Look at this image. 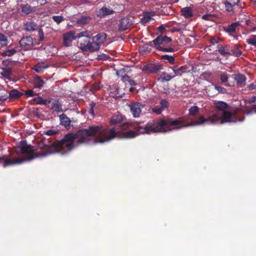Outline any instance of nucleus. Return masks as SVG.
<instances>
[{"label":"nucleus","mask_w":256,"mask_h":256,"mask_svg":"<svg viewBox=\"0 0 256 256\" xmlns=\"http://www.w3.org/2000/svg\"><path fill=\"white\" fill-rule=\"evenodd\" d=\"M134 88H130V92H133V91H134Z\"/></svg>","instance_id":"58"},{"label":"nucleus","mask_w":256,"mask_h":256,"mask_svg":"<svg viewBox=\"0 0 256 256\" xmlns=\"http://www.w3.org/2000/svg\"><path fill=\"white\" fill-rule=\"evenodd\" d=\"M20 6L22 10V12L25 14H30L32 12L34 8L28 4H22Z\"/></svg>","instance_id":"24"},{"label":"nucleus","mask_w":256,"mask_h":256,"mask_svg":"<svg viewBox=\"0 0 256 256\" xmlns=\"http://www.w3.org/2000/svg\"><path fill=\"white\" fill-rule=\"evenodd\" d=\"M210 43L212 44H218V40H216V38H212L210 40Z\"/></svg>","instance_id":"56"},{"label":"nucleus","mask_w":256,"mask_h":256,"mask_svg":"<svg viewBox=\"0 0 256 256\" xmlns=\"http://www.w3.org/2000/svg\"><path fill=\"white\" fill-rule=\"evenodd\" d=\"M106 38V34L103 32L98 34L92 38L93 46H94V44L96 45V46H94V52H96L100 50V46L104 42Z\"/></svg>","instance_id":"7"},{"label":"nucleus","mask_w":256,"mask_h":256,"mask_svg":"<svg viewBox=\"0 0 256 256\" xmlns=\"http://www.w3.org/2000/svg\"><path fill=\"white\" fill-rule=\"evenodd\" d=\"M172 40V38L166 36H159L156 38L152 42H150L148 44H144L140 47V50L146 52H149L150 50V46H152V43L154 44L156 49L158 50L164 52H174V50L171 47L166 48L162 45L168 44Z\"/></svg>","instance_id":"4"},{"label":"nucleus","mask_w":256,"mask_h":256,"mask_svg":"<svg viewBox=\"0 0 256 256\" xmlns=\"http://www.w3.org/2000/svg\"><path fill=\"white\" fill-rule=\"evenodd\" d=\"M162 108H160V106H154L152 109V112L156 114H160L162 112Z\"/></svg>","instance_id":"41"},{"label":"nucleus","mask_w":256,"mask_h":256,"mask_svg":"<svg viewBox=\"0 0 256 256\" xmlns=\"http://www.w3.org/2000/svg\"><path fill=\"white\" fill-rule=\"evenodd\" d=\"M90 32L86 34V36H84L82 38H80V40H78V44H79L80 48L83 52H94V46H96V44L93 46L92 42H91L90 40Z\"/></svg>","instance_id":"5"},{"label":"nucleus","mask_w":256,"mask_h":256,"mask_svg":"<svg viewBox=\"0 0 256 256\" xmlns=\"http://www.w3.org/2000/svg\"><path fill=\"white\" fill-rule=\"evenodd\" d=\"M198 112V108L196 106H192L189 109V114L190 116H194L197 114Z\"/></svg>","instance_id":"39"},{"label":"nucleus","mask_w":256,"mask_h":256,"mask_svg":"<svg viewBox=\"0 0 256 256\" xmlns=\"http://www.w3.org/2000/svg\"><path fill=\"white\" fill-rule=\"evenodd\" d=\"M23 93L19 92L16 89H12L9 92L7 100L8 98L11 100H16L20 98L22 95Z\"/></svg>","instance_id":"15"},{"label":"nucleus","mask_w":256,"mask_h":256,"mask_svg":"<svg viewBox=\"0 0 256 256\" xmlns=\"http://www.w3.org/2000/svg\"><path fill=\"white\" fill-rule=\"evenodd\" d=\"M144 106L140 102H137L132 103L130 105V108L133 116L134 118L139 117L142 112V110Z\"/></svg>","instance_id":"9"},{"label":"nucleus","mask_w":256,"mask_h":256,"mask_svg":"<svg viewBox=\"0 0 256 256\" xmlns=\"http://www.w3.org/2000/svg\"><path fill=\"white\" fill-rule=\"evenodd\" d=\"M17 52V50H16L14 48L11 49V50H4L2 52V56H13L14 54H15Z\"/></svg>","instance_id":"34"},{"label":"nucleus","mask_w":256,"mask_h":256,"mask_svg":"<svg viewBox=\"0 0 256 256\" xmlns=\"http://www.w3.org/2000/svg\"><path fill=\"white\" fill-rule=\"evenodd\" d=\"M165 30V27L163 24H161L159 27L158 28V30L159 32L162 34Z\"/></svg>","instance_id":"53"},{"label":"nucleus","mask_w":256,"mask_h":256,"mask_svg":"<svg viewBox=\"0 0 256 256\" xmlns=\"http://www.w3.org/2000/svg\"><path fill=\"white\" fill-rule=\"evenodd\" d=\"M135 132L133 130H128L126 132V137L128 138H132L135 136Z\"/></svg>","instance_id":"48"},{"label":"nucleus","mask_w":256,"mask_h":256,"mask_svg":"<svg viewBox=\"0 0 256 256\" xmlns=\"http://www.w3.org/2000/svg\"><path fill=\"white\" fill-rule=\"evenodd\" d=\"M234 79L238 85L243 87L246 84V76L242 74H236L234 76Z\"/></svg>","instance_id":"14"},{"label":"nucleus","mask_w":256,"mask_h":256,"mask_svg":"<svg viewBox=\"0 0 256 256\" xmlns=\"http://www.w3.org/2000/svg\"><path fill=\"white\" fill-rule=\"evenodd\" d=\"M218 51L220 54L222 56H231V52L230 50L228 49L227 46H222L218 44Z\"/></svg>","instance_id":"21"},{"label":"nucleus","mask_w":256,"mask_h":256,"mask_svg":"<svg viewBox=\"0 0 256 256\" xmlns=\"http://www.w3.org/2000/svg\"><path fill=\"white\" fill-rule=\"evenodd\" d=\"M151 20V18L150 16L144 15V17L141 18V22L143 24H146L148 22Z\"/></svg>","instance_id":"43"},{"label":"nucleus","mask_w":256,"mask_h":256,"mask_svg":"<svg viewBox=\"0 0 256 256\" xmlns=\"http://www.w3.org/2000/svg\"><path fill=\"white\" fill-rule=\"evenodd\" d=\"M24 30L26 32H32L36 30L38 24L34 22H27L24 24Z\"/></svg>","instance_id":"17"},{"label":"nucleus","mask_w":256,"mask_h":256,"mask_svg":"<svg viewBox=\"0 0 256 256\" xmlns=\"http://www.w3.org/2000/svg\"><path fill=\"white\" fill-rule=\"evenodd\" d=\"M100 88L99 87V86L98 84H94L92 86L91 88H90V90L92 92L94 93L95 92L99 90Z\"/></svg>","instance_id":"46"},{"label":"nucleus","mask_w":256,"mask_h":256,"mask_svg":"<svg viewBox=\"0 0 256 256\" xmlns=\"http://www.w3.org/2000/svg\"><path fill=\"white\" fill-rule=\"evenodd\" d=\"M95 106H96L95 102H92L89 104V108H90L89 113L92 116L94 115V108L95 107Z\"/></svg>","instance_id":"42"},{"label":"nucleus","mask_w":256,"mask_h":256,"mask_svg":"<svg viewBox=\"0 0 256 256\" xmlns=\"http://www.w3.org/2000/svg\"><path fill=\"white\" fill-rule=\"evenodd\" d=\"M60 124L62 125L65 126H70L71 121L65 114H62L60 116Z\"/></svg>","instance_id":"25"},{"label":"nucleus","mask_w":256,"mask_h":256,"mask_svg":"<svg viewBox=\"0 0 256 256\" xmlns=\"http://www.w3.org/2000/svg\"><path fill=\"white\" fill-rule=\"evenodd\" d=\"M52 19L58 24L65 20L64 18L62 16H53Z\"/></svg>","instance_id":"35"},{"label":"nucleus","mask_w":256,"mask_h":256,"mask_svg":"<svg viewBox=\"0 0 256 256\" xmlns=\"http://www.w3.org/2000/svg\"><path fill=\"white\" fill-rule=\"evenodd\" d=\"M122 120V116L120 114H114L110 120L111 125L118 124L121 122Z\"/></svg>","instance_id":"26"},{"label":"nucleus","mask_w":256,"mask_h":256,"mask_svg":"<svg viewBox=\"0 0 256 256\" xmlns=\"http://www.w3.org/2000/svg\"><path fill=\"white\" fill-rule=\"evenodd\" d=\"M114 12V10L110 9L107 7H102L98 12V16L100 17H104L107 15L113 14Z\"/></svg>","instance_id":"16"},{"label":"nucleus","mask_w":256,"mask_h":256,"mask_svg":"<svg viewBox=\"0 0 256 256\" xmlns=\"http://www.w3.org/2000/svg\"><path fill=\"white\" fill-rule=\"evenodd\" d=\"M44 84L45 82L40 76H36L33 80V84L36 88L41 89Z\"/></svg>","instance_id":"22"},{"label":"nucleus","mask_w":256,"mask_h":256,"mask_svg":"<svg viewBox=\"0 0 256 256\" xmlns=\"http://www.w3.org/2000/svg\"><path fill=\"white\" fill-rule=\"evenodd\" d=\"M214 107L216 109L221 112H218L210 116L208 118H204L203 116H200L198 120L190 126L198 125L208 122L210 124H224L226 122H242L243 119H238L236 112L228 111V104L223 101L215 100L214 102Z\"/></svg>","instance_id":"2"},{"label":"nucleus","mask_w":256,"mask_h":256,"mask_svg":"<svg viewBox=\"0 0 256 256\" xmlns=\"http://www.w3.org/2000/svg\"><path fill=\"white\" fill-rule=\"evenodd\" d=\"M214 88L220 93L226 94L227 92L226 89V88L218 85H215Z\"/></svg>","instance_id":"40"},{"label":"nucleus","mask_w":256,"mask_h":256,"mask_svg":"<svg viewBox=\"0 0 256 256\" xmlns=\"http://www.w3.org/2000/svg\"><path fill=\"white\" fill-rule=\"evenodd\" d=\"M8 39L6 36L0 33V44L2 46H6L8 45Z\"/></svg>","instance_id":"31"},{"label":"nucleus","mask_w":256,"mask_h":256,"mask_svg":"<svg viewBox=\"0 0 256 256\" xmlns=\"http://www.w3.org/2000/svg\"><path fill=\"white\" fill-rule=\"evenodd\" d=\"M256 101V96H253L248 100L249 103H253Z\"/></svg>","instance_id":"55"},{"label":"nucleus","mask_w":256,"mask_h":256,"mask_svg":"<svg viewBox=\"0 0 256 256\" xmlns=\"http://www.w3.org/2000/svg\"><path fill=\"white\" fill-rule=\"evenodd\" d=\"M240 24V22H233L232 24L228 26L226 32H235L236 30V27Z\"/></svg>","instance_id":"28"},{"label":"nucleus","mask_w":256,"mask_h":256,"mask_svg":"<svg viewBox=\"0 0 256 256\" xmlns=\"http://www.w3.org/2000/svg\"><path fill=\"white\" fill-rule=\"evenodd\" d=\"M181 14L185 18H188L193 16L192 8L190 6L182 8L180 10Z\"/></svg>","instance_id":"19"},{"label":"nucleus","mask_w":256,"mask_h":256,"mask_svg":"<svg viewBox=\"0 0 256 256\" xmlns=\"http://www.w3.org/2000/svg\"><path fill=\"white\" fill-rule=\"evenodd\" d=\"M216 18V16L214 14H204L202 17V19H203L205 20H208V21H212L214 20V18Z\"/></svg>","instance_id":"38"},{"label":"nucleus","mask_w":256,"mask_h":256,"mask_svg":"<svg viewBox=\"0 0 256 256\" xmlns=\"http://www.w3.org/2000/svg\"><path fill=\"white\" fill-rule=\"evenodd\" d=\"M51 109L56 112H60L62 110V104L60 102L59 100L54 99L52 100V104L51 105Z\"/></svg>","instance_id":"20"},{"label":"nucleus","mask_w":256,"mask_h":256,"mask_svg":"<svg viewBox=\"0 0 256 256\" xmlns=\"http://www.w3.org/2000/svg\"><path fill=\"white\" fill-rule=\"evenodd\" d=\"M220 80L222 82H223V83L226 82L228 80V74H222L220 75Z\"/></svg>","instance_id":"47"},{"label":"nucleus","mask_w":256,"mask_h":256,"mask_svg":"<svg viewBox=\"0 0 256 256\" xmlns=\"http://www.w3.org/2000/svg\"><path fill=\"white\" fill-rule=\"evenodd\" d=\"M238 3L239 0H226L224 2L226 11L232 13L236 7L238 6Z\"/></svg>","instance_id":"11"},{"label":"nucleus","mask_w":256,"mask_h":256,"mask_svg":"<svg viewBox=\"0 0 256 256\" xmlns=\"http://www.w3.org/2000/svg\"><path fill=\"white\" fill-rule=\"evenodd\" d=\"M32 114L36 118H40V114L38 111V108H34L32 110Z\"/></svg>","instance_id":"52"},{"label":"nucleus","mask_w":256,"mask_h":256,"mask_svg":"<svg viewBox=\"0 0 256 256\" xmlns=\"http://www.w3.org/2000/svg\"><path fill=\"white\" fill-rule=\"evenodd\" d=\"M160 108H162L163 110L164 108H168V102L165 99L162 100H160Z\"/></svg>","instance_id":"45"},{"label":"nucleus","mask_w":256,"mask_h":256,"mask_svg":"<svg viewBox=\"0 0 256 256\" xmlns=\"http://www.w3.org/2000/svg\"><path fill=\"white\" fill-rule=\"evenodd\" d=\"M132 24V21L129 18H122L120 21L118 31L120 32H124L128 29Z\"/></svg>","instance_id":"12"},{"label":"nucleus","mask_w":256,"mask_h":256,"mask_svg":"<svg viewBox=\"0 0 256 256\" xmlns=\"http://www.w3.org/2000/svg\"><path fill=\"white\" fill-rule=\"evenodd\" d=\"M19 44L24 50H28L33 46V40L30 36H24L20 41Z\"/></svg>","instance_id":"10"},{"label":"nucleus","mask_w":256,"mask_h":256,"mask_svg":"<svg viewBox=\"0 0 256 256\" xmlns=\"http://www.w3.org/2000/svg\"><path fill=\"white\" fill-rule=\"evenodd\" d=\"M38 96L34 98L33 100L34 102H36L37 104L40 105H44L46 106H48L49 104L51 102V100H44L42 98V96L37 95Z\"/></svg>","instance_id":"23"},{"label":"nucleus","mask_w":256,"mask_h":256,"mask_svg":"<svg viewBox=\"0 0 256 256\" xmlns=\"http://www.w3.org/2000/svg\"><path fill=\"white\" fill-rule=\"evenodd\" d=\"M163 69V66L159 63H149L144 66L143 70L148 74H157Z\"/></svg>","instance_id":"8"},{"label":"nucleus","mask_w":256,"mask_h":256,"mask_svg":"<svg viewBox=\"0 0 256 256\" xmlns=\"http://www.w3.org/2000/svg\"><path fill=\"white\" fill-rule=\"evenodd\" d=\"M174 78V75L173 72L172 73H166V72H163L162 73V76L160 78L162 80V81H170V80Z\"/></svg>","instance_id":"30"},{"label":"nucleus","mask_w":256,"mask_h":256,"mask_svg":"<svg viewBox=\"0 0 256 256\" xmlns=\"http://www.w3.org/2000/svg\"><path fill=\"white\" fill-rule=\"evenodd\" d=\"M88 33V31L86 30L79 32L76 36H74L73 32H69L64 35V44L66 46H69L71 45L72 42L74 40L82 38L84 36H86V34Z\"/></svg>","instance_id":"6"},{"label":"nucleus","mask_w":256,"mask_h":256,"mask_svg":"<svg viewBox=\"0 0 256 256\" xmlns=\"http://www.w3.org/2000/svg\"><path fill=\"white\" fill-rule=\"evenodd\" d=\"M122 79V80L124 82H128L130 86L136 85V83L134 80H132L127 75L123 76Z\"/></svg>","instance_id":"36"},{"label":"nucleus","mask_w":256,"mask_h":256,"mask_svg":"<svg viewBox=\"0 0 256 256\" xmlns=\"http://www.w3.org/2000/svg\"><path fill=\"white\" fill-rule=\"evenodd\" d=\"M92 136H94V126L81 129L76 133H68L61 140L55 142L44 140L38 143L36 148L27 144L26 140H22L18 148L22 154L26 155L25 158L12 160L8 158L7 156H0V164H2L4 168H6L48 154L60 152L63 155L73 150L74 140H76L78 144H80L90 142Z\"/></svg>","instance_id":"1"},{"label":"nucleus","mask_w":256,"mask_h":256,"mask_svg":"<svg viewBox=\"0 0 256 256\" xmlns=\"http://www.w3.org/2000/svg\"><path fill=\"white\" fill-rule=\"evenodd\" d=\"M249 90H256V81H254L252 83L249 84L248 86Z\"/></svg>","instance_id":"49"},{"label":"nucleus","mask_w":256,"mask_h":256,"mask_svg":"<svg viewBox=\"0 0 256 256\" xmlns=\"http://www.w3.org/2000/svg\"><path fill=\"white\" fill-rule=\"evenodd\" d=\"M231 55H233L236 57H240L242 54V52L238 48V46L230 50Z\"/></svg>","instance_id":"33"},{"label":"nucleus","mask_w":256,"mask_h":256,"mask_svg":"<svg viewBox=\"0 0 256 256\" xmlns=\"http://www.w3.org/2000/svg\"><path fill=\"white\" fill-rule=\"evenodd\" d=\"M169 68L172 70L174 77L176 76H182L183 74L190 72L189 70H188V68L186 66H178L176 65L172 67H170Z\"/></svg>","instance_id":"13"},{"label":"nucleus","mask_w":256,"mask_h":256,"mask_svg":"<svg viewBox=\"0 0 256 256\" xmlns=\"http://www.w3.org/2000/svg\"><path fill=\"white\" fill-rule=\"evenodd\" d=\"M246 42L249 44L256 46V36L252 35L249 38L246 39Z\"/></svg>","instance_id":"37"},{"label":"nucleus","mask_w":256,"mask_h":256,"mask_svg":"<svg viewBox=\"0 0 256 256\" xmlns=\"http://www.w3.org/2000/svg\"><path fill=\"white\" fill-rule=\"evenodd\" d=\"M39 38L40 41H42L44 40V34L42 29H40L38 30Z\"/></svg>","instance_id":"50"},{"label":"nucleus","mask_w":256,"mask_h":256,"mask_svg":"<svg viewBox=\"0 0 256 256\" xmlns=\"http://www.w3.org/2000/svg\"><path fill=\"white\" fill-rule=\"evenodd\" d=\"M8 95L6 94L0 95V101H4L7 100Z\"/></svg>","instance_id":"54"},{"label":"nucleus","mask_w":256,"mask_h":256,"mask_svg":"<svg viewBox=\"0 0 256 256\" xmlns=\"http://www.w3.org/2000/svg\"><path fill=\"white\" fill-rule=\"evenodd\" d=\"M12 71L11 68H2V71L1 72V74L6 78L9 79L10 76L12 75Z\"/></svg>","instance_id":"29"},{"label":"nucleus","mask_w":256,"mask_h":256,"mask_svg":"<svg viewBox=\"0 0 256 256\" xmlns=\"http://www.w3.org/2000/svg\"><path fill=\"white\" fill-rule=\"evenodd\" d=\"M45 134L48 136H53L56 134V132L54 130H48L45 132Z\"/></svg>","instance_id":"51"},{"label":"nucleus","mask_w":256,"mask_h":256,"mask_svg":"<svg viewBox=\"0 0 256 256\" xmlns=\"http://www.w3.org/2000/svg\"><path fill=\"white\" fill-rule=\"evenodd\" d=\"M91 20V18L89 16H82L78 20L77 23L78 25L84 26L87 24H88L90 20Z\"/></svg>","instance_id":"27"},{"label":"nucleus","mask_w":256,"mask_h":256,"mask_svg":"<svg viewBox=\"0 0 256 256\" xmlns=\"http://www.w3.org/2000/svg\"><path fill=\"white\" fill-rule=\"evenodd\" d=\"M24 94L26 96L27 98L38 95V94H35L34 93V92L32 90H26L24 92Z\"/></svg>","instance_id":"44"},{"label":"nucleus","mask_w":256,"mask_h":256,"mask_svg":"<svg viewBox=\"0 0 256 256\" xmlns=\"http://www.w3.org/2000/svg\"><path fill=\"white\" fill-rule=\"evenodd\" d=\"M252 110H254L256 112V105H252Z\"/></svg>","instance_id":"57"},{"label":"nucleus","mask_w":256,"mask_h":256,"mask_svg":"<svg viewBox=\"0 0 256 256\" xmlns=\"http://www.w3.org/2000/svg\"><path fill=\"white\" fill-rule=\"evenodd\" d=\"M139 123L136 126L138 132L140 134H150L156 132H166L173 130L180 129L185 126L182 118L174 120L166 118L148 122L144 126Z\"/></svg>","instance_id":"3"},{"label":"nucleus","mask_w":256,"mask_h":256,"mask_svg":"<svg viewBox=\"0 0 256 256\" xmlns=\"http://www.w3.org/2000/svg\"><path fill=\"white\" fill-rule=\"evenodd\" d=\"M161 59L168 60L170 64H174L175 62V58L172 56L164 54L161 56Z\"/></svg>","instance_id":"32"},{"label":"nucleus","mask_w":256,"mask_h":256,"mask_svg":"<svg viewBox=\"0 0 256 256\" xmlns=\"http://www.w3.org/2000/svg\"><path fill=\"white\" fill-rule=\"evenodd\" d=\"M49 67V65L46 64L44 62H42L35 64L33 68V70L38 73L43 72L44 70Z\"/></svg>","instance_id":"18"}]
</instances>
